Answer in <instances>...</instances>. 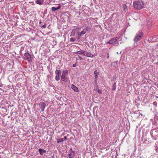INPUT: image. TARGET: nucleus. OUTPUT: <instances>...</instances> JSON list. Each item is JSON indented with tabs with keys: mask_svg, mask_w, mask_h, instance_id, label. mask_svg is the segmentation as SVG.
<instances>
[{
	"mask_svg": "<svg viewBox=\"0 0 158 158\" xmlns=\"http://www.w3.org/2000/svg\"><path fill=\"white\" fill-rule=\"evenodd\" d=\"M143 36V33L142 32H139V38H141Z\"/></svg>",
	"mask_w": 158,
	"mask_h": 158,
	"instance_id": "nucleus-21",
	"label": "nucleus"
},
{
	"mask_svg": "<svg viewBox=\"0 0 158 158\" xmlns=\"http://www.w3.org/2000/svg\"><path fill=\"white\" fill-rule=\"evenodd\" d=\"M153 104L154 105H155V106H156L157 105V103L156 102H153Z\"/></svg>",
	"mask_w": 158,
	"mask_h": 158,
	"instance_id": "nucleus-32",
	"label": "nucleus"
},
{
	"mask_svg": "<svg viewBox=\"0 0 158 158\" xmlns=\"http://www.w3.org/2000/svg\"><path fill=\"white\" fill-rule=\"evenodd\" d=\"M61 71L60 70H56L55 71V73L56 74L55 77V80L57 81H58L60 79L61 76Z\"/></svg>",
	"mask_w": 158,
	"mask_h": 158,
	"instance_id": "nucleus-4",
	"label": "nucleus"
},
{
	"mask_svg": "<svg viewBox=\"0 0 158 158\" xmlns=\"http://www.w3.org/2000/svg\"><path fill=\"white\" fill-rule=\"evenodd\" d=\"M75 40H76L75 38H70V42H74Z\"/></svg>",
	"mask_w": 158,
	"mask_h": 158,
	"instance_id": "nucleus-24",
	"label": "nucleus"
},
{
	"mask_svg": "<svg viewBox=\"0 0 158 158\" xmlns=\"http://www.w3.org/2000/svg\"><path fill=\"white\" fill-rule=\"evenodd\" d=\"M94 74L95 78H98L99 74V72L96 70L94 71Z\"/></svg>",
	"mask_w": 158,
	"mask_h": 158,
	"instance_id": "nucleus-17",
	"label": "nucleus"
},
{
	"mask_svg": "<svg viewBox=\"0 0 158 158\" xmlns=\"http://www.w3.org/2000/svg\"><path fill=\"white\" fill-rule=\"evenodd\" d=\"M42 150H43V149H41V148H40L39 149V152L40 154L41 155H42L43 154V151Z\"/></svg>",
	"mask_w": 158,
	"mask_h": 158,
	"instance_id": "nucleus-22",
	"label": "nucleus"
},
{
	"mask_svg": "<svg viewBox=\"0 0 158 158\" xmlns=\"http://www.w3.org/2000/svg\"><path fill=\"white\" fill-rule=\"evenodd\" d=\"M97 92L99 94H101L102 93V90L101 89H98Z\"/></svg>",
	"mask_w": 158,
	"mask_h": 158,
	"instance_id": "nucleus-26",
	"label": "nucleus"
},
{
	"mask_svg": "<svg viewBox=\"0 0 158 158\" xmlns=\"http://www.w3.org/2000/svg\"><path fill=\"white\" fill-rule=\"evenodd\" d=\"M138 101V100H137V99L136 100H135V102L137 103V101Z\"/></svg>",
	"mask_w": 158,
	"mask_h": 158,
	"instance_id": "nucleus-38",
	"label": "nucleus"
},
{
	"mask_svg": "<svg viewBox=\"0 0 158 158\" xmlns=\"http://www.w3.org/2000/svg\"><path fill=\"white\" fill-rule=\"evenodd\" d=\"M146 25L148 29H150L152 26L151 20H147L146 22Z\"/></svg>",
	"mask_w": 158,
	"mask_h": 158,
	"instance_id": "nucleus-7",
	"label": "nucleus"
},
{
	"mask_svg": "<svg viewBox=\"0 0 158 158\" xmlns=\"http://www.w3.org/2000/svg\"><path fill=\"white\" fill-rule=\"evenodd\" d=\"M117 54H118V52H117Z\"/></svg>",
	"mask_w": 158,
	"mask_h": 158,
	"instance_id": "nucleus-42",
	"label": "nucleus"
},
{
	"mask_svg": "<svg viewBox=\"0 0 158 158\" xmlns=\"http://www.w3.org/2000/svg\"><path fill=\"white\" fill-rule=\"evenodd\" d=\"M120 39V37H119L112 38L107 42V44L114 45H116L117 46H118L119 44L118 43H117V40H119Z\"/></svg>",
	"mask_w": 158,
	"mask_h": 158,
	"instance_id": "nucleus-2",
	"label": "nucleus"
},
{
	"mask_svg": "<svg viewBox=\"0 0 158 158\" xmlns=\"http://www.w3.org/2000/svg\"><path fill=\"white\" fill-rule=\"evenodd\" d=\"M71 88L75 92H78L79 91L78 88L74 85H72Z\"/></svg>",
	"mask_w": 158,
	"mask_h": 158,
	"instance_id": "nucleus-13",
	"label": "nucleus"
},
{
	"mask_svg": "<svg viewBox=\"0 0 158 158\" xmlns=\"http://www.w3.org/2000/svg\"><path fill=\"white\" fill-rule=\"evenodd\" d=\"M109 58V53H108L107 54V58Z\"/></svg>",
	"mask_w": 158,
	"mask_h": 158,
	"instance_id": "nucleus-35",
	"label": "nucleus"
},
{
	"mask_svg": "<svg viewBox=\"0 0 158 158\" xmlns=\"http://www.w3.org/2000/svg\"><path fill=\"white\" fill-rule=\"evenodd\" d=\"M57 143H59L60 142H63L64 141V139L63 138H60L59 139H57Z\"/></svg>",
	"mask_w": 158,
	"mask_h": 158,
	"instance_id": "nucleus-20",
	"label": "nucleus"
},
{
	"mask_svg": "<svg viewBox=\"0 0 158 158\" xmlns=\"http://www.w3.org/2000/svg\"><path fill=\"white\" fill-rule=\"evenodd\" d=\"M68 71L67 70L63 71L61 77V79L62 81L66 82L68 81V78L66 76L68 74Z\"/></svg>",
	"mask_w": 158,
	"mask_h": 158,
	"instance_id": "nucleus-1",
	"label": "nucleus"
},
{
	"mask_svg": "<svg viewBox=\"0 0 158 158\" xmlns=\"http://www.w3.org/2000/svg\"><path fill=\"white\" fill-rule=\"evenodd\" d=\"M23 47H22L21 48V49L20 50V54H21V51H23Z\"/></svg>",
	"mask_w": 158,
	"mask_h": 158,
	"instance_id": "nucleus-28",
	"label": "nucleus"
},
{
	"mask_svg": "<svg viewBox=\"0 0 158 158\" xmlns=\"http://www.w3.org/2000/svg\"><path fill=\"white\" fill-rule=\"evenodd\" d=\"M140 115H141V116H142L143 115V114H141V113H140V114H139V116H140Z\"/></svg>",
	"mask_w": 158,
	"mask_h": 158,
	"instance_id": "nucleus-36",
	"label": "nucleus"
},
{
	"mask_svg": "<svg viewBox=\"0 0 158 158\" xmlns=\"http://www.w3.org/2000/svg\"><path fill=\"white\" fill-rule=\"evenodd\" d=\"M144 7V4L142 1L139 2V9H141Z\"/></svg>",
	"mask_w": 158,
	"mask_h": 158,
	"instance_id": "nucleus-14",
	"label": "nucleus"
},
{
	"mask_svg": "<svg viewBox=\"0 0 158 158\" xmlns=\"http://www.w3.org/2000/svg\"><path fill=\"white\" fill-rule=\"evenodd\" d=\"M137 128H138V127H136V130L137 129Z\"/></svg>",
	"mask_w": 158,
	"mask_h": 158,
	"instance_id": "nucleus-41",
	"label": "nucleus"
},
{
	"mask_svg": "<svg viewBox=\"0 0 158 158\" xmlns=\"http://www.w3.org/2000/svg\"><path fill=\"white\" fill-rule=\"evenodd\" d=\"M133 40L134 42V46L135 47H137L138 41V35L136 34V35L135 37Z\"/></svg>",
	"mask_w": 158,
	"mask_h": 158,
	"instance_id": "nucleus-5",
	"label": "nucleus"
},
{
	"mask_svg": "<svg viewBox=\"0 0 158 158\" xmlns=\"http://www.w3.org/2000/svg\"><path fill=\"white\" fill-rule=\"evenodd\" d=\"M43 152H44V153H45L46 152V150H44V149H43V150H42Z\"/></svg>",
	"mask_w": 158,
	"mask_h": 158,
	"instance_id": "nucleus-34",
	"label": "nucleus"
},
{
	"mask_svg": "<svg viewBox=\"0 0 158 158\" xmlns=\"http://www.w3.org/2000/svg\"><path fill=\"white\" fill-rule=\"evenodd\" d=\"M77 59H80L81 60H82L83 58L80 56H78L77 58L76 57Z\"/></svg>",
	"mask_w": 158,
	"mask_h": 158,
	"instance_id": "nucleus-25",
	"label": "nucleus"
},
{
	"mask_svg": "<svg viewBox=\"0 0 158 158\" xmlns=\"http://www.w3.org/2000/svg\"><path fill=\"white\" fill-rule=\"evenodd\" d=\"M72 151V149L70 150ZM75 155V152L74 151H71V152L68 154L69 158H73Z\"/></svg>",
	"mask_w": 158,
	"mask_h": 158,
	"instance_id": "nucleus-11",
	"label": "nucleus"
},
{
	"mask_svg": "<svg viewBox=\"0 0 158 158\" xmlns=\"http://www.w3.org/2000/svg\"><path fill=\"white\" fill-rule=\"evenodd\" d=\"M118 62V60H117V61H115V62H116V63H117Z\"/></svg>",
	"mask_w": 158,
	"mask_h": 158,
	"instance_id": "nucleus-40",
	"label": "nucleus"
},
{
	"mask_svg": "<svg viewBox=\"0 0 158 158\" xmlns=\"http://www.w3.org/2000/svg\"><path fill=\"white\" fill-rule=\"evenodd\" d=\"M133 6L135 8L138 9V2L135 1L133 2Z\"/></svg>",
	"mask_w": 158,
	"mask_h": 158,
	"instance_id": "nucleus-12",
	"label": "nucleus"
},
{
	"mask_svg": "<svg viewBox=\"0 0 158 158\" xmlns=\"http://www.w3.org/2000/svg\"><path fill=\"white\" fill-rule=\"evenodd\" d=\"M121 53H122V51H121L120 52V54H121Z\"/></svg>",
	"mask_w": 158,
	"mask_h": 158,
	"instance_id": "nucleus-39",
	"label": "nucleus"
},
{
	"mask_svg": "<svg viewBox=\"0 0 158 158\" xmlns=\"http://www.w3.org/2000/svg\"><path fill=\"white\" fill-rule=\"evenodd\" d=\"M88 31V28L87 27L86 28H85L82 31H81L80 32H79L78 34V36H81L85 34L87 31Z\"/></svg>",
	"mask_w": 158,
	"mask_h": 158,
	"instance_id": "nucleus-8",
	"label": "nucleus"
},
{
	"mask_svg": "<svg viewBox=\"0 0 158 158\" xmlns=\"http://www.w3.org/2000/svg\"><path fill=\"white\" fill-rule=\"evenodd\" d=\"M44 1V0H36L35 2L39 5H41L43 4Z\"/></svg>",
	"mask_w": 158,
	"mask_h": 158,
	"instance_id": "nucleus-16",
	"label": "nucleus"
},
{
	"mask_svg": "<svg viewBox=\"0 0 158 158\" xmlns=\"http://www.w3.org/2000/svg\"><path fill=\"white\" fill-rule=\"evenodd\" d=\"M58 5V6L57 7H52L51 10L52 12H55L60 8L61 7L60 5V4H59Z\"/></svg>",
	"mask_w": 158,
	"mask_h": 158,
	"instance_id": "nucleus-10",
	"label": "nucleus"
},
{
	"mask_svg": "<svg viewBox=\"0 0 158 158\" xmlns=\"http://www.w3.org/2000/svg\"><path fill=\"white\" fill-rule=\"evenodd\" d=\"M24 59L29 62L32 61V56L31 54L28 53V51L27 52H26L24 54Z\"/></svg>",
	"mask_w": 158,
	"mask_h": 158,
	"instance_id": "nucleus-3",
	"label": "nucleus"
},
{
	"mask_svg": "<svg viewBox=\"0 0 158 158\" xmlns=\"http://www.w3.org/2000/svg\"><path fill=\"white\" fill-rule=\"evenodd\" d=\"M97 80H98V78H95L94 82H95V83H97Z\"/></svg>",
	"mask_w": 158,
	"mask_h": 158,
	"instance_id": "nucleus-29",
	"label": "nucleus"
},
{
	"mask_svg": "<svg viewBox=\"0 0 158 158\" xmlns=\"http://www.w3.org/2000/svg\"><path fill=\"white\" fill-rule=\"evenodd\" d=\"M3 84L2 83H0V87H2L3 86Z\"/></svg>",
	"mask_w": 158,
	"mask_h": 158,
	"instance_id": "nucleus-31",
	"label": "nucleus"
},
{
	"mask_svg": "<svg viewBox=\"0 0 158 158\" xmlns=\"http://www.w3.org/2000/svg\"><path fill=\"white\" fill-rule=\"evenodd\" d=\"M46 24H44V25H43V26H41V27H43L44 28H45L46 27Z\"/></svg>",
	"mask_w": 158,
	"mask_h": 158,
	"instance_id": "nucleus-27",
	"label": "nucleus"
},
{
	"mask_svg": "<svg viewBox=\"0 0 158 158\" xmlns=\"http://www.w3.org/2000/svg\"><path fill=\"white\" fill-rule=\"evenodd\" d=\"M80 36H78H78H77V39H78V40H79V39H80V38H81V37H80Z\"/></svg>",
	"mask_w": 158,
	"mask_h": 158,
	"instance_id": "nucleus-33",
	"label": "nucleus"
},
{
	"mask_svg": "<svg viewBox=\"0 0 158 158\" xmlns=\"http://www.w3.org/2000/svg\"><path fill=\"white\" fill-rule=\"evenodd\" d=\"M116 84L115 82H114V83L113 84L112 86V89L113 90H115L116 89Z\"/></svg>",
	"mask_w": 158,
	"mask_h": 158,
	"instance_id": "nucleus-19",
	"label": "nucleus"
},
{
	"mask_svg": "<svg viewBox=\"0 0 158 158\" xmlns=\"http://www.w3.org/2000/svg\"><path fill=\"white\" fill-rule=\"evenodd\" d=\"M123 10L125 11V12H126L127 10V6L126 5H124L123 7Z\"/></svg>",
	"mask_w": 158,
	"mask_h": 158,
	"instance_id": "nucleus-23",
	"label": "nucleus"
},
{
	"mask_svg": "<svg viewBox=\"0 0 158 158\" xmlns=\"http://www.w3.org/2000/svg\"><path fill=\"white\" fill-rule=\"evenodd\" d=\"M66 138H67V137L66 136H65L64 137V139L65 140H66Z\"/></svg>",
	"mask_w": 158,
	"mask_h": 158,
	"instance_id": "nucleus-37",
	"label": "nucleus"
},
{
	"mask_svg": "<svg viewBox=\"0 0 158 158\" xmlns=\"http://www.w3.org/2000/svg\"><path fill=\"white\" fill-rule=\"evenodd\" d=\"M39 105L42 111H43L46 106V104L44 102H41L40 103Z\"/></svg>",
	"mask_w": 158,
	"mask_h": 158,
	"instance_id": "nucleus-6",
	"label": "nucleus"
},
{
	"mask_svg": "<svg viewBox=\"0 0 158 158\" xmlns=\"http://www.w3.org/2000/svg\"><path fill=\"white\" fill-rule=\"evenodd\" d=\"M78 29L77 28H75L71 32V35L73 36H74L75 35V34L78 31Z\"/></svg>",
	"mask_w": 158,
	"mask_h": 158,
	"instance_id": "nucleus-15",
	"label": "nucleus"
},
{
	"mask_svg": "<svg viewBox=\"0 0 158 158\" xmlns=\"http://www.w3.org/2000/svg\"><path fill=\"white\" fill-rule=\"evenodd\" d=\"M76 66V63L74 64L73 65V66L74 67H75Z\"/></svg>",
	"mask_w": 158,
	"mask_h": 158,
	"instance_id": "nucleus-30",
	"label": "nucleus"
},
{
	"mask_svg": "<svg viewBox=\"0 0 158 158\" xmlns=\"http://www.w3.org/2000/svg\"><path fill=\"white\" fill-rule=\"evenodd\" d=\"M83 55L87 57H93V55L90 52H87L84 51V53Z\"/></svg>",
	"mask_w": 158,
	"mask_h": 158,
	"instance_id": "nucleus-9",
	"label": "nucleus"
},
{
	"mask_svg": "<svg viewBox=\"0 0 158 158\" xmlns=\"http://www.w3.org/2000/svg\"><path fill=\"white\" fill-rule=\"evenodd\" d=\"M84 53V51H79L76 52V53H77L81 55L83 54V53Z\"/></svg>",
	"mask_w": 158,
	"mask_h": 158,
	"instance_id": "nucleus-18",
	"label": "nucleus"
}]
</instances>
